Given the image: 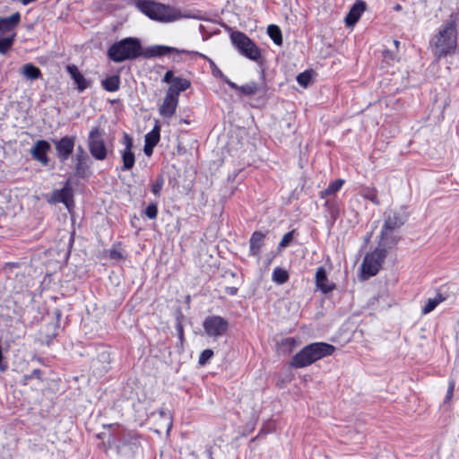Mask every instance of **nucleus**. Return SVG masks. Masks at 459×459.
Returning <instances> with one entry per match:
<instances>
[{"mask_svg": "<svg viewBox=\"0 0 459 459\" xmlns=\"http://www.w3.org/2000/svg\"><path fill=\"white\" fill-rule=\"evenodd\" d=\"M457 28L455 19L446 21L433 36L431 46L437 61L454 55L457 48Z\"/></svg>", "mask_w": 459, "mask_h": 459, "instance_id": "1", "label": "nucleus"}, {"mask_svg": "<svg viewBox=\"0 0 459 459\" xmlns=\"http://www.w3.org/2000/svg\"><path fill=\"white\" fill-rule=\"evenodd\" d=\"M335 350V346L325 342L309 343L292 356L289 366L293 368L308 367L321 359L333 355Z\"/></svg>", "mask_w": 459, "mask_h": 459, "instance_id": "2", "label": "nucleus"}, {"mask_svg": "<svg viewBox=\"0 0 459 459\" xmlns=\"http://www.w3.org/2000/svg\"><path fill=\"white\" fill-rule=\"evenodd\" d=\"M134 4L149 19L159 22H172L184 17L178 8L153 0H134Z\"/></svg>", "mask_w": 459, "mask_h": 459, "instance_id": "3", "label": "nucleus"}, {"mask_svg": "<svg viewBox=\"0 0 459 459\" xmlns=\"http://www.w3.org/2000/svg\"><path fill=\"white\" fill-rule=\"evenodd\" d=\"M108 58L114 63L135 60L143 56V49L138 38L127 37L114 42L107 50Z\"/></svg>", "mask_w": 459, "mask_h": 459, "instance_id": "4", "label": "nucleus"}, {"mask_svg": "<svg viewBox=\"0 0 459 459\" xmlns=\"http://www.w3.org/2000/svg\"><path fill=\"white\" fill-rule=\"evenodd\" d=\"M143 434L136 429H123L117 434V441L114 445L117 455L124 459H134L143 448Z\"/></svg>", "mask_w": 459, "mask_h": 459, "instance_id": "5", "label": "nucleus"}, {"mask_svg": "<svg viewBox=\"0 0 459 459\" xmlns=\"http://www.w3.org/2000/svg\"><path fill=\"white\" fill-rule=\"evenodd\" d=\"M226 83L240 96H257L255 103L251 104L253 108L264 106L268 100V86L264 82L251 81L239 86L230 80H226Z\"/></svg>", "mask_w": 459, "mask_h": 459, "instance_id": "6", "label": "nucleus"}, {"mask_svg": "<svg viewBox=\"0 0 459 459\" xmlns=\"http://www.w3.org/2000/svg\"><path fill=\"white\" fill-rule=\"evenodd\" d=\"M401 239L399 232L385 230L382 229L377 247H375V275L377 273L382 263L386 257L388 251L396 247Z\"/></svg>", "mask_w": 459, "mask_h": 459, "instance_id": "7", "label": "nucleus"}, {"mask_svg": "<svg viewBox=\"0 0 459 459\" xmlns=\"http://www.w3.org/2000/svg\"><path fill=\"white\" fill-rule=\"evenodd\" d=\"M63 313L59 308H55L53 311V317L48 323L41 325L38 332L36 342L40 345L50 347L54 340L58 335L60 330V322Z\"/></svg>", "mask_w": 459, "mask_h": 459, "instance_id": "8", "label": "nucleus"}, {"mask_svg": "<svg viewBox=\"0 0 459 459\" xmlns=\"http://www.w3.org/2000/svg\"><path fill=\"white\" fill-rule=\"evenodd\" d=\"M232 44L239 53L250 60L258 61L261 58V51L256 44L244 32L237 30L230 34Z\"/></svg>", "mask_w": 459, "mask_h": 459, "instance_id": "9", "label": "nucleus"}, {"mask_svg": "<svg viewBox=\"0 0 459 459\" xmlns=\"http://www.w3.org/2000/svg\"><path fill=\"white\" fill-rule=\"evenodd\" d=\"M103 134V129L100 126L92 127L88 134V149L92 158L96 160H104L108 154Z\"/></svg>", "mask_w": 459, "mask_h": 459, "instance_id": "10", "label": "nucleus"}, {"mask_svg": "<svg viewBox=\"0 0 459 459\" xmlns=\"http://www.w3.org/2000/svg\"><path fill=\"white\" fill-rule=\"evenodd\" d=\"M203 328L207 336L218 338L228 333L230 323L226 318L221 316L212 315L204 318Z\"/></svg>", "mask_w": 459, "mask_h": 459, "instance_id": "11", "label": "nucleus"}, {"mask_svg": "<svg viewBox=\"0 0 459 459\" xmlns=\"http://www.w3.org/2000/svg\"><path fill=\"white\" fill-rule=\"evenodd\" d=\"M120 143L124 147L119 151L122 160V166L120 170L129 171L134 167L136 160L135 154L134 152V138L128 133L124 132Z\"/></svg>", "mask_w": 459, "mask_h": 459, "instance_id": "12", "label": "nucleus"}, {"mask_svg": "<svg viewBox=\"0 0 459 459\" xmlns=\"http://www.w3.org/2000/svg\"><path fill=\"white\" fill-rule=\"evenodd\" d=\"M75 140V136L65 135L61 137L59 140L53 141L56 157L60 162L64 163L68 160L74 152Z\"/></svg>", "mask_w": 459, "mask_h": 459, "instance_id": "13", "label": "nucleus"}, {"mask_svg": "<svg viewBox=\"0 0 459 459\" xmlns=\"http://www.w3.org/2000/svg\"><path fill=\"white\" fill-rule=\"evenodd\" d=\"M89 156L84 149L79 145L74 156V175L78 178H86L91 176V167L88 164Z\"/></svg>", "mask_w": 459, "mask_h": 459, "instance_id": "14", "label": "nucleus"}, {"mask_svg": "<svg viewBox=\"0 0 459 459\" xmlns=\"http://www.w3.org/2000/svg\"><path fill=\"white\" fill-rule=\"evenodd\" d=\"M51 149L50 143L46 140H38L30 149L32 158L43 166H48L49 158L48 153Z\"/></svg>", "mask_w": 459, "mask_h": 459, "instance_id": "15", "label": "nucleus"}, {"mask_svg": "<svg viewBox=\"0 0 459 459\" xmlns=\"http://www.w3.org/2000/svg\"><path fill=\"white\" fill-rule=\"evenodd\" d=\"M299 341L294 337L281 338L276 341L275 351L279 356L289 357L299 346Z\"/></svg>", "mask_w": 459, "mask_h": 459, "instance_id": "16", "label": "nucleus"}, {"mask_svg": "<svg viewBox=\"0 0 459 459\" xmlns=\"http://www.w3.org/2000/svg\"><path fill=\"white\" fill-rule=\"evenodd\" d=\"M266 238V234L255 230L252 233L249 238V255L255 257L257 260H260L262 255V247L264 245V239Z\"/></svg>", "mask_w": 459, "mask_h": 459, "instance_id": "17", "label": "nucleus"}, {"mask_svg": "<svg viewBox=\"0 0 459 459\" xmlns=\"http://www.w3.org/2000/svg\"><path fill=\"white\" fill-rule=\"evenodd\" d=\"M48 202L53 204L62 203L70 209L71 206H74L73 191L66 185L62 189L53 191Z\"/></svg>", "mask_w": 459, "mask_h": 459, "instance_id": "18", "label": "nucleus"}, {"mask_svg": "<svg viewBox=\"0 0 459 459\" xmlns=\"http://www.w3.org/2000/svg\"><path fill=\"white\" fill-rule=\"evenodd\" d=\"M179 98L167 92L162 104L159 108V113L163 117H171L178 108Z\"/></svg>", "mask_w": 459, "mask_h": 459, "instance_id": "19", "label": "nucleus"}, {"mask_svg": "<svg viewBox=\"0 0 459 459\" xmlns=\"http://www.w3.org/2000/svg\"><path fill=\"white\" fill-rule=\"evenodd\" d=\"M365 10L366 3L362 0H357L345 17L346 26H354L361 17L362 13L365 12Z\"/></svg>", "mask_w": 459, "mask_h": 459, "instance_id": "20", "label": "nucleus"}, {"mask_svg": "<svg viewBox=\"0 0 459 459\" xmlns=\"http://www.w3.org/2000/svg\"><path fill=\"white\" fill-rule=\"evenodd\" d=\"M406 218L398 212H391L385 220L383 229L385 230L399 232L400 228L405 223Z\"/></svg>", "mask_w": 459, "mask_h": 459, "instance_id": "21", "label": "nucleus"}, {"mask_svg": "<svg viewBox=\"0 0 459 459\" xmlns=\"http://www.w3.org/2000/svg\"><path fill=\"white\" fill-rule=\"evenodd\" d=\"M66 71L76 84L77 90L82 92L90 87L91 82L86 79L75 65L66 66Z\"/></svg>", "mask_w": 459, "mask_h": 459, "instance_id": "22", "label": "nucleus"}, {"mask_svg": "<svg viewBox=\"0 0 459 459\" xmlns=\"http://www.w3.org/2000/svg\"><path fill=\"white\" fill-rule=\"evenodd\" d=\"M21 22L19 12L13 13L10 17H0V33L11 34Z\"/></svg>", "mask_w": 459, "mask_h": 459, "instance_id": "23", "label": "nucleus"}, {"mask_svg": "<svg viewBox=\"0 0 459 459\" xmlns=\"http://www.w3.org/2000/svg\"><path fill=\"white\" fill-rule=\"evenodd\" d=\"M373 276V251L366 253L362 264L359 266L358 277L360 281L368 280Z\"/></svg>", "mask_w": 459, "mask_h": 459, "instance_id": "24", "label": "nucleus"}, {"mask_svg": "<svg viewBox=\"0 0 459 459\" xmlns=\"http://www.w3.org/2000/svg\"><path fill=\"white\" fill-rule=\"evenodd\" d=\"M448 294L437 291L434 296L429 297L425 304L421 307V314L427 315L432 312L441 302L446 300Z\"/></svg>", "mask_w": 459, "mask_h": 459, "instance_id": "25", "label": "nucleus"}, {"mask_svg": "<svg viewBox=\"0 0 459 459\" xmlns=\"http://www.w3.org/2000/svg\"><path fill=\"white\" fill-rule=\"evenodd\" d=\"M170 53H179V50L168 46H153L143 50V57L162 56Z\"/></svg>", "mask_w": 459, "mask_h": 459, "instance_id": "26", "label": "nucleus"}, {"mask_svg": "<svg viewBox=\"0 0 459 459\" xmlns=\"http://www.w3.org/2000/svg\"><path fill=\"white\" fill-rule=\"evenodd\" d=\"M190 87L191 82L189 80L181 77H175L167 92L179 98L180 92L186 91Z\"/></svg>", "mask_w": 459, "mask_h": 459, "instance_id": "27", "label": "nucleus"}, {"mask_svg": "<svg viewBox=\"0 0 459 459\" xmlns=\"http://www.w3.org/2000/svg\"><path fill=\"white\" fill-rule=\"evenodd\" d=\"M105 256L110 260L122 261L126 259L127 255L122 247V243L115 242L109 249L105 251Z\"/></svg>", "mask_w": 459, "mask_h": 459, "instance_id": "28", "label": "nucleus"}, {"mask_svg": "<svg viewBox=\"0 0 459 459\" xmlns=\"http://www.w3.org/2000/svg\"><path fill=\"white\" fill-rule=\"evenodd\" d=\"M388 41L392 44L393 48L384 49L382 52V56H383L384 61L387 65H390V64H393L394 61L399 60L398 53H399L400 41L397 39H393V40H388Z\"/></svg>", "mask_w": 459, "mask_h": 459, "instance_id": "29", "label": "nucleus"}, {"mask_svg": "<svg viewBox=\"0 0 459 459\" xmlns=\"http://www.w3.org/2000/svg\"><path fill=\"white\" fill-rule=\"evenodd\" d=\"M121 80L117 74L110 75L101 81L102 88L108 92L117 91L120 88Z\"/></svg>", "mask_w": 459, "mask_h": 459, "instance_id": "30", "label": "nucleus"}, {"mask_svg": "<svg viewBox=\"0 0 459 459\" xmlns=\"http://www.w3.org/2000/svg\"><path fill=\"white\" fill-rule=\"evenodd\" d=\"M22 74L28 80H38L42 77V73L39 67L33 64H25L22 67Z\"/></svg>", "mask_w": 459, "mask_h": 459, "instance_id": "31", "label": "nucleus"}, {"mask_svg": "<svg viewBox=\"0 0 459 459\" xmlns=\"http://www.w3.org/2000/svg\"><path fill=\"white\" fill-rule=\"evenodd\" d=\"M344 183H345V180L342 179V178H338V179L332 181L325 189L320 191V193H319L320 198L324 199L328 195H334L335 193L339 192L341 190V188L342 187V186L344 185Z\"/></svg>", "mask_w": 459, "mask_h": 459, "instance_id": "32", "label": "nucleus"}, {"mask_svg": "<svg viewBox=\"0 0 459 459\" xmlns=\"http://www.w3.org/2000/svg\"><path fill=\"white\" fill-rule=\"evenodd\" d=\"M160 140V126L157 122L153 128L145 134L144 143L156 146Z\"/></svg>", "mask_w": 459, "mask_h": 459, "instance_id": "33", "label": "nucleus"}, {"mask_svg": "<svg viewBox=\"0 0 459 459\" xmlns=\"http://www.w3.org/2000/svg\"><path fill=\"white\" fill-rule=\"evenodd\" d=\"M15 37V32H12L5 37L0 36V54L5 55L10 51L14 44Z\"/></svg>", "mask_w": 459, "mask_h": 459, "instance_id": "34", "label": "nucleus"}, {"mask_svg": "<svg viewBox=\"0 0 459 459\" xmlns=\"http://www.w3.org/2000/svg\"><path fill=\"white\" fill-rule=\"evenodd\" d=\"M327 272L324 266H319L315 274L316 287H335L334 284L328 286Z\"/></svg>", "mask_w": 459, "mask_h": 459, "instance_id": "35", "label": "nucleus"}, {"mask_svg": "<svg viewBox=\"0 0 459 459\" xmlns=\"http://www.w3.org/2000/svg\"><path fill=\"white\" fill-rule=\"evenodd\" d=\"M289 273L281 267H275L272 273L273 281L277 284H284L289 280Z\"/></svg>", "mask_w": 459, "mask_h": 459, "instance_id": "36", "label": "nucleus"}, {"mask_svg": "<svg viewBox=\"0 0 459 459\" xmlns=\"http://www.w3.org/2000/svg\"><path fill=\"white\" fill-rule=\"evenodd\" d=\"M268 36L277 46L282 45V33L278 25L271 24L267 28Z\"/></svg>", "mask_w": 459, "mask_h": 459, "instance_id": "37", "label": "nucleus"}, {"mask_svg": "<svg viewBox=\"0 0 459 459\" xmlns=\"http://www.w3.org/2000/svg\"><path fill=\"white\" fill-rule=\"evenodd\" d=\"M165 179L162 174H160L151 184V192L156 196L160 197L161 190L164 186Z\"/></svg>", "mask_w": 459, "mask_h": 459, "instance_id": "38", "label": "nucleus"}, {"mask_svg": "<svg viewBox=\"0 0 459 459\" xmlns=\"http://www.w3.org/2000/svg\"><path fill=\"white\" fill-rule=\"evenodd\" d=\"M258 419L259 417L255 412L252 413L249 420L246 423L244 427L242 436L246 437L255 429Z\"/></svg>", "mask_w": 459, "mask_h": 459, "instance_id": "39", "label": "nucleus"}, {"mask_svg": "<svg viewBox=\"0 0 459 459\" xmlns=\"http://www.w3.org/2000/svg\"><path fill=\"white\" fill-rule=\"evenodd\" d=\"M214 351L212 349L204 350L198 359V365L204 367L210 363V360L213 358Z\"/></svg>", "mask_w": 459, "mask_h": 459, "instance_id": "40", "label": "nucleus"}, {"mask_svg": "<svg viewBox=\"0 0 459 459\" xmlns=\"http://www.w3.org/2000/svg\"><path fill=\"white\" fill-rule=\"evenodd\" d=\"M208 63H209V65H210V68H211V72H212V74L216 77V78H221L225 82H226V80H230L224 74L223 72L217 66V65L214 63V61L212 59H211L210 57L207 58L206 60Z\"/></svg>", "mask_w": 459, "mask_h": 459, "instance_id": "41", "label": "nucleus"}, {"mask_svg": "<svg viewBox=\"0 0 459 459\" xmlns=\"http://www.w3.org/2000/svg\"><path fill=\"white\" fill-rule=\"evenodd\" d=\"M42 375L43 371L39 368H35L31 371L30 374H25L22 377V384L25 385L29 383V381L32 380L33 378H37L39 381H42Z\"/></svg>", "mask_w": 459, "mask_h": 459, "instance_id": "42", "label": "nucleus"}, {"mask_svg": "<svg viewBox=\"0 0 459 459\" xmlns=\"http://www.w3.org/2000/svg\"><path fill=\"white\" fill-rule=\"evenodd\" d=\"M295 233H296V230H292L287 232L286 234H284L281 240L280 241V243L278 245V249H282V248L287 247L290 245V243L292 241Z\"/></svg>", "mask_w": 459, "mask_h": 459, "instance_id": "43", "label": "nucleus"}, {"mask_svg": "<svg viewBox=\"0 0 459 459\" xmlns=\"http://www.w3.org/2000/svg\"><path fill=\"white\" fill-rule=\"evenodd\" d=\"M311 74L309 71H305V72H302L300 73L298 76H297V82L300 85V86H303V87H307V85L310 83L311 82Z\"/></svg>", "mask_w": 459, "mask_h": 459, "instance_id": "44", "label": "nucleus"}, {"mask_svg": "<svg viewBox=\"0 0 459 459\" xmlns=\"http://www.w3.org/2000/svg\"><path fill=\"white\" fill-rule=\"evenodd\" d=\"M144 214L151 220L156 219L158 216V206L154 203L148 204L144 211Z\"/></svg>", "mask_w": 459, "mask_h": 459, "instance_id": "45", "label": "nucleus"}, {"mask_svg": "<svg viewBox=\"0 0 459 459\" xmlns=\"http://www.w3.org/2000/svg\"><path fill=\"white\" fill-rule=\"evenodd\" d=\"M8 361L4 357L2 340L0 339V372H5L8 369Z\"/></svg>", "mask_w": 459, "mask_h": 459, "instance_id": "46", "label": "nucleus"}, {"mask_svg": "<svg viewBox=\"0 0 459 459\" xmlns=\"http://www.w3.org/2000/svg\"><path fill=\"white\" fill-rule=\"evenodd\" d=\"M175 328L177 331L179 344L181 347H183L184 342H185L184 325L183 324H175Z\"/></svg>", "mask_w": 459, "mask_h": 459, "instance_id": "47", "label": "nucleus"}, {"mask_svg": "<svg viewBox=\"0 0 459 459\" xmlns=\"http://www.w3.org/2000/svg\"><path fill=\"white\" fill-rule=\"evenodd\" d=\"M179 53L188 55L191 59H195L196 57H200L202 59L207 60V58H208V56L206 55L202 54V53L197 52V51H193V50L182 49V50H179Z\"/></svg>", "mask_w": 459, "mask_h": 459, "instance_id": "48", "label": "nucleus"}, {"mask_svg": "<svg viewBox=\"0 0 459 459\" xmlns=\"http://www.w3.org/2000/svg\"><path fill=\"white\" fill-rule=\"evenodd\" d=\"M173 315L175 317L176 324H183L184 323L186 317L183 314V311H182V308L180 306H178L177 307H175Z\"/></svg>", "mask_w": 459, "mask_h": 459, "instance_id": "49", "label": "nucleus"}, {"mask_svg": "<svg viewBox=\"0 0 459 459\" xmlns=\"http://www.w3.org/2000/svg\"><path fill=\"white\" fill-rule=\"evenodd\" d=\"M454 391H455V382L453 380H451V381H449L445 402H449L451 400V398L454 395Z\"/></svg>", "mask_w": 459, "mask_h": 459, "instance_id": "50", "label": "nucleus"}, {"mask_svg": "<svg viewBox=\"0 0 459 459\" xmlns=\"http://www.w3.org/2000/svg\"><path fill=\"white\" fill-rule=\"evenodd\" d=\"M114 440H115V437H114V434H109V437H108V439L107 441V443H103V446H104V452L107 453L108 449H110L113 445H115L116 443H114Z\"/></svg>", "mask_w": 459, "mask_h": 459, "instance_id": "51", "label": "nucleus"}, {"mask_svg": "<svg viewBox=\"0 0 459 459\" xmlns=\"http://www.w3.org/2000/svg\"><path fill=\"white\" fill-rule=\"evenodd\" d=\"M270 432H272V429L264 424L263 427L260 429L258 434L255 436V438L264 437Z\"/></svg>", "mask_w": 459, "mask_h": 459, "instance_id": "52", "label": "nucleus"}, {"mask_svg": "<svg viewBox=\"0 0 459 459\" xmlns=\"http://www.w3.org/2000/svg\"><path fill=\"white\" fill-rule=\"evenodd\" d=\"M290 382V378H285V377H281L279 378L276 383H275V385L276 387L280 388V389H282L284 388L287 384H289Z\"/></svg>", "mask_w": 459, "mask_h": 459, "instance_id": "53", "label": "nucleus"}, {"mask_svg": "<svg viewBox=\"0 0 459 459\" xmlns=\"http://www.w3.org/2000/svg\"><path fill=\"white\" fill-rule=\"evenodd\" d=\"M175 78L172 71H167L163 76L162 81L167 83H172V80Z\"/></svg>", "mask_w": 459, "mask_h": 459, "instance_id": "54", "label": "nucleus"}, {"mask_svg": "<svg viewBox=\"0 0 459 459\" xmlns=\"http://www.w3.org/2000/svg\"><path fill=\"white\" fill-rule=\"evenodd\" d=\"M21 265L20 263H6L4 264V270L6 271H9V272H12L13 269H16V268H19Z\"/></svg>", "mask_w": 459, "mask_h": 459, "instance_id": "55", "label": "nucleus"}, {"mask_svg": "<svg viewBox=\"0 0 459 459\" xmlns=\"http://www.w3.org/2000/svg\"><path fill=\"white\" fill-rule=\"evenodd\" d=\"M155 146L150 144V143H144V147H143V152L144 153L147 155V156H151L152 154V152H153V149H154Z\"/></svg>", "mask_w": 459, "mask_h": 459, "instance_id": "56", "label": "nucleus"}, {"mask_svg": "<svg viewBox=\"0 0 459 459\" xmlns=\"http://www.w3.org/2000/svg\"><path fill=\"white\" fill-rule=\"evenodd\" d=\"M325 206L330 211L331 214L333 215L334 211H336L334 203L326 201Z\"/></svg>", "mask_w": 459, "mask_h": 459, "instance_id": "57", "label": "nucleus"}, {"mask_svg": "<svg viewBox=\"0 0 459 459\" xmlns=\"http://www.w3.org/2000/svg\"><path fill=\"white\" fill-rule=\"evenodd\" d=\"M205 453L208 456V459H213L212 457V447L211 446H206Z\"/></svg>", "mask_w": 459, "mask_h": 459, "instance_id": "58", "label": "nucleus"}, {"mask_svg": "<svg viewBox=\"0 0 459 459\" xmlns=\"http://www.w3.org/2000/svg\"><path fill=\"white\" fill-rule=\"evenodd\" d=\"M24 294L27 295V297L29 298L30 302H33L34 301L35 294L33 292H31L29 290H27L24 292Z\"/></svg>", "mask_w": 459, "mask_h": 459, "instance_id": "59", "label": "nucleus"}, {"mask_svg": "<svg viewBox=\"0 0 459 459\" xmlns=\"http://www.w3.org/2000/svg\"><path fill=\"white\" fill-rule=\"evenodd\" d=\"M32 360H35L40 364H44V358L40 357V356H38V355H33L32 358H31Z\"/></svg>", "mask_w": 459, "mask_h": 459, "instance_id": "60", "label": "nucleus"}, {"mask_svg": "<svg viewBox=\"0 0 459 459\" xmlns=\"http://www.w3.org/2000/svg\"><path fill=\"white\" fill-rule=\"evenodd\" d=\"M333 290V289H316V291L320 290L325 296H327Z\"/></svg>", "mask_w": 459, "mask_h": 459, "instance_id": "61", "label": "nucleus"}, {"mask_svg": "<svg viewBox=\"0 0 459 459\" xmlns=\"http://www.w3.org/2000/svg\"><path fill=\"white\" fill-rule=\"evenodd\" d=\"M226 290L230 296H235L238 293V289H226Z\"/></svg>", "mask_w": 459, "mask_h": 459, "instance_id": "62", "label": "nucleus"}, {"mask_svg": "<svg viewBox=\"0 0 459 459\" xmlns=\"http://www.w3.org/2000/svg\"><path fill=\"white\" fill-rule=\"evenodd\" d=\"M185 301L186 303V308H190V302H191V296L189 294H187L186 297H185Z\"/></svg>", "mask_w": 459, "mask_h": 459, "instance_id": "63", "label": "nucleus"}, {"mask_svg": "<svg viewBox=\"0 0 459 459\" xmlns=\"http://www.w3.org/2000/svg\"><path fill=\"white\" fill-rule=\"evenodd\" d=\"M158 413H159V415H160L161 418H163V417H166V416H167V412H166V411H165V409H164V408H160V409H159Z\"/></svg>", "mask_w": 459, "mask_h": 459, "instance_id": "64", "label": "nucleus"}]
</instances>
